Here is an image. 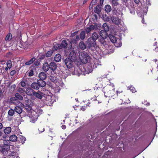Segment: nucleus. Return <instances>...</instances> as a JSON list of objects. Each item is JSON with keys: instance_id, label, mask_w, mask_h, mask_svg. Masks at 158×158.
I'll list each match as a JSON object with an SVG mask.
<instances>
[{"instance_id": "nucleus-12", "label": "nucleus", "mask_w": 158, "mask_h": 158, "mask_svg": "<svg viewBox=\"0 0 158 158\" xmlns=\"http://www.w3.org/2000/svg\"><path fill=\"white\" fill-rule=\"evenodd\" d=\"M34 91L31 87H28L27 88L25 92L27 95L32 96H33Z\"/></svg>"}, {"instance_id": "nucleus-21", "label": "nucleus", "mask_w": 158, "mask_h": 158, "mask_svg": "<svg viewBox=\"0 0 158 158\" xmlns=\"http://www.w3.org/2000/svg\"><path fill=\"white\" fill-rule=\"evenodd\" d=\"M37 82L38 83L39 86L40 87H44L46 85V82L43 80L40 79L38 80Z\"/></svg>"}, {"instance_id": "nucleus-44", "label": "nucleus", "mask_w": 158, "mask_h": 158, "mask_svg": "<svg viewBox=\"0 0 158 158\" xmlns=\"http://www.w3.org/2000/svg\"><path fill=\"white\" fill-rule=\"evenodd\" d=\"M112 21L114 23L116 24H118L119 23L118 19L117 18H113L112 19Z\"/></svg>"}, {"instance_id": "nucleus-63", "label": "nucleus", "mask_w": 158, "mask_h": 158, "mask_svg": "<svg viewBox=\"0 0 158 158\" xmlns=\"http://www.w3.org/2000/svg\"><path fill=\"white\" fill-rule=\"evenodd\" d=\"M90 104V102H89H89H88V103H87V104L86 105H85V106H87H87H89L90 107V106H89V105Z\"/></svg>"}, {"instance_id": "nucleus-19", "label": "nucleus", "mask_w": 158, "mask_h": 158, "mask_svg": "<svg viewBox=\"0 0 158 158\" xmlns=\"http://www.w3.org/2000/svg\"><path fill=\"white\" fill-rule=\"evenodd\" d=\"M50 69V66L48 63L45 62L43 64L42 69L45 72H47Z\"/></svg>"}, {"instance_id": "nucleus-53", "label": "nucleus", "mask_w": 158, "mask_h": 158, "mask_svg": "<svg viewBox=\"0 0 158 158\" xmlns=\"http://www.w3.org/2000/svg\"><path fill=\"white\" fill-rule=\"evenodd\" d=\"M20 85L23 87H24L26 86V85L25 82L23 81H22L20 82Z\"/></svg>"}, {"instance_id": "nucleus-16", "label": "nucleus", "mask_w": 158, "mask_h": 158, "mask_svg": "<svg viewBox=\"0 0 158 158\" xmlns=\"http://www.w3.org/2000/svg\"><path fill=\"white\" fill-rule=\"evenodd\" d=\"M38 83L37 82H33L31 85V87L35 90H38L40 87L39 86Z\"/></svg>"}, {"instance_id": "nucleus-48", "label": "nucleus", "mask_w": 158, "mask_h": 158, "mask_svg": "<svg viewBox=\"0 0 158 158\" xmlns=\"http://www.w3.org/2000/svg\"><path fill=\"white\" fill-rule=\"evenodd\" d=\"M18 92L20 93L21 94L25 92L24 90L21 88H19L17 90Z\"/></svg>"}, {"instance_id": "nucleus-32", "label": "nucleus", "mask_w": 158, "mask_h": 158, "mask_svg": "<svg viewBox=\"0 0 158 158\" xmlns=\"http://www.w3.org/2000/svg\"><path fill=\"white\" fill-rule=\"evenodd\" d=\"M18 138L16 135H11L10 137V140L12 142H15L17 140Z\"/></svg>"}, {"instance_id": "nucleus-34", "label": "nucleus", "mask_w": 158, "mask_h": 158, "mask_svg": "<svg viewBox=\"0 0 158 158\" xmlns=\"http://www.w3.org/2000/svg\"><path fill=\"white\" fill-rule=\"evenodd\" d=\"M102 27L103 29V31H109V27L106 23H104L102 26Z\"/></svg>"}, {"instance_id": "nucleus-20", "label": "nucleus", "mask_w": 158, "mask_h": 158, "mask_svg": "<svg viewBox=\"0 0 158 158\" xmlns=\"http://www.w3.org/2000/svg\"><path fill=\"white\" fill-rule=\"evenodd\" d=\"M90 37L96 41L97 39H99L100 37V35L97 33L94 32L92 34L91 37Z\"/></svg>"}, {"instance_id": "nucleus-24", "label": "nucleus", "mask_w": 158, "mask_h": 158, "mask_svg": "<svg viewBox=\"0 0 158 158\" xmlns=\"http://www.w3.org/2000/svg\"><path fill=\"white\" fill-rule=\"evenodd\" d=\"M60 48L62 49V48L65 49L67 47L68 44L67 43L66 41L64 40L62 41L61 43L60 44Z\"/></svg>"}, {"instance_id": "nucleus-22", "label": "nucleus", "mask_w": 158, "mask_h": 158, "mask_svg": "<svg viewBox=\"0 0 158 158\" xmlns=\"http://www.w3.org/2000/svg\"><path fill=\"white\" fill-rule=\"evenodd\" d=\"M80 38L78 35H76L74 38L72 40L71 42L72 43L74 44H77L78 42L80 40Z\"/></svg>"}, {"instance_id": "nucleus-33", "label": "nucleus", "mask_w": 158, "mask_h": 158, "mask_svg": "<svg viewBox=\"0 0 158 158\" xmlns=\"http://www.w3.org/2000/svg\"><path fill=\"white\" fill-rule=\"evenodd\" d=\"M105 10L107 13L110 12L111 10L110 6L108 4L106 5L105 6Z\"/></svg>"}, {"instance_id": "nucleus-28", "label": "nucleus", "mask_w": 158, "mask_h": 158, "mask_svg": "<svg viewBox=\"0 0 158 158\" xmlns=\"http://www.w3.org/2000/svg\"><path fill=\"white\" fill-rule=\"evenodd\" d=\"M60 44H53V46L52 48V50H57L59 49H61Z\"/></svg>"}, {"instance_id": "nucleus-39", "label": "nucleus", "mask_w": 158, "mask_h": 158, "mask_svg": "<svg viewBox=\"0 0 158 158\" xmlns=\"http://www.w3.org/2000/svg\"><path fill=\"white\" fill-rule=\"evenodd\" d=\"M53 51L52 50H49L47 52L45 55L47 57H50L51 56L53 53Z\"/></svg>"}, {"instance_id": "nucleus-10", "label": "nucleus", "mask_w": 158, "mask_h": 158, "mask_svg": "<svg viewBox=\"0 0 158 158\" xmlns=\"http://www.w3.org/2000/svg\"><path fill=\"white\" fill-rule=\"evenodd\" d=\"M106 39L100 37L98 40L101 46H103L106 48L108 46V45L107 42L105 40Z\"/></svg>"}, {"instance_id": "nucleus-41", "label": "nucleus", "mask_w": 158, "mask_h": 158, "mask_svg": "<svg viewBox=\"0 0 158 158\" xmlns=\"http://www.w3.org/2000/svg\"><path fill=\"white\" fill-rule=\"evenodd\" d=\"M96 30H100L102 27V25L100 23H95Z\"/></svg>"}, {"instance_id": "nucleus-18", "label": "nucleus", "mask_w": 158, "mask_h": 158, "mask_svg": "<svg viewBox=\"0 0 158 158\" xmlns=\"http://www.w3.org/2000/svg\"><path fill=\"white\" fill-rule=\"evenodd\" d=\"M94 10L95 13L99 15L101 11V7L100 5H98L94 8Z\"/></svg>"}, {"instance_id": "nucleus-56", "label": "nucleus", "mask_w": 158, "mask_h": 158, "mask_svg": "<svg viewBox=\"0 0 158 158\" xmlns=\"http://www.w3.org/2000/svg\"><path fill=\"white\" fill-rule=\"evenodd\" d=\"M10 101L11 102H14L15 101L17 100V99H16V98L15 96V97L10 98Z\"/></svg>"}, {"instance_id": "nucleus-64", "label": "nucleus", "mask_w": 158, "mask_h": 158, "mask_svg": "<svg viewBox=\"0 0 158 158\" xmlns=\"http://www.w3.org/2000/svg\"><path fill=\"white\" fill-rule=\"evenodd\" d=\"M10 68L9 67H8L7 66V67H6L5 69V70L6 71H7L8 70V69H10Z\"/></svg>"}, {"instance_id": "nucleus-61", "label": "nucleus", "mask_w": 158, "mask_h": 158, "mask_svg": "<svg viewBox=\"0 0 158 158\" xmlns=\"http://www.w3.org/2000/svg\"><path fill=\"white\" fill-rule=\"evenodd\" d=\"M62 128L63 129H65L66 128V126L65 125H63L62 126Z\"/></svg>"}, {"instance_id": "nucleus-6", "label": "nucleus", "mask_w": 158, "mask_h": 158, "mask_svg": "<svg viewBox=\"0 0 158 158\" xmlns=\"http://www.w3.org/2000/svg\"><path fill=\"white\" fill-rule=\"evenodd\" d=\"M9 148V145L7 144H5L2 146H0V152L3 155H6L7 154V151Z\"/></svg>"}, {"instance_id": "nucleus-46", "label": "nucleus", "mask_w": 158, "mask_h": 158, "mask_svg": "<svg viewBox=\"0 0 158 158\" xmlns=\"http://www.w3.org/2000/svg\"><path fill=\"white\" fill-rule=\"evenodd\" d=\"M38 130L39 132H40V133H42L44 131V129L43 127L40 126H39L38 128Z\"/></svg>"}, {"instance_id": "nucleus-37", "label": "nucleus", "mask_w": 158, "mask_h": 158, "mask_svg": "<svg viewBox=\"0 0 158 158\" xmlns=\"http://www.w3.org/2000/svg\"><path fill=\"white\" fill-rule=\"evenodd\" d=\"M85 31H82L80 34V38L81 40H84L85 37Z\"/></svg>"}, {"instance_id": "nucleus-60", "label": "nucleus", "mask_w": 158, "mask_h": 158, "mask_svg": "<svg viewBox=\"0 0 158 158\" xmlns=\"http://www.w3.org/2000/svg\"><path fill=\"white\" fill-rule=\"evenodd\" d=\"M135 2L136 3L138 4L139 3V2H140V0H134Z\"/></svg>"}, {"instance_id": "nucleus-27", "label": "nucleus", "mask_w": 158, "mask_h": 158, "mask_svg": "<svg viewBox=\"0 0 158 158\" xmlns=\"http://www.w3.org/2000/svg\"><path fill=\"white\" fill-rule=\"evenodd\" d=\"M61 55L59 54H56L54 57V60L56 62H58L61 60Z\"/></svg>"}, {"instance_id": "nucleus-43", "label": "nucleus", "mask_w": 158, "mask_h": 158, "mask_svg": "<svg viewBox=\"0 0 158 158\" xmlns=\"http://www.w3.org/2000/svg\"><path fill=\"white\" fill-rule=\"evenodd\" d=\"M17 155V153L15 152H11L10 155V157L13 158L14 156H16Z\"/></svg>"}, {"instance_id": "nucleus-5", "label": "nucleus", "mask_w": 158, "mask_h": 158, "mask_svg": "<svg viewBox=\"0 0 158 158\" xmlns=\"http://www.w3.org/2000/svg\"><path fill=\"white\" fill-rule=\"evenodd\" d=\"M94 65L93 63H89L86 65L85 67L84 68L85 70L86 73L89 74L91 72L93 69H94Z\"/></svg>"}, {"instance_id": "nucleus-59", "label": "nucleus", "mask_w": 158, "mask_h": 158, "mask_svg": "<svg viewBox=\"0 0 158 158\" xmlns=\"http://www.w3.org/2000/svg\"><path fill=\"white\" fill-rule=\"evenodd\" d=\"M93 5H92V4H90V5H89V9L90 10H91V9H92V8H93Z\"/></svg>"}, {"instance_id": "nucleus-52", "label": "nucleus", "mask_w": 158, "mask_h": 158, "mask_svg": "<svg viewBox=\"0 0 158 158\" xmlns=\"http://www.w3.org/2000/svg\"><path fill=\"white\" fill-rule=\"evenodd\" d=\"M129 89L132 93H135V89L134 87L131 86Z\"/></svg>"}, {"instance_id": "nucleus-7", "label": "nucleus", "mask_w": 158, "mask_h": 158, "mask_svg": "<svg viewBox=\"0 0 158 158\" xmlns=\"http://www.w3.org/2000/svg\"><path fill=\"white\" fill-rule=\"evenodd\" d=\"M95 23H93L92 24H89L87 25V27L85 29L86 32L87 33H89L91 31L96 30Z\"/></svg>"}, {"instance_id": "nucleus-47", "label": "nucleus", "mask_w": 158, "mask_h": 158, "mask_svg": "<svg viewBox=\"0 0 158 158\" xmlns=\"http://www.w3.org/2000/svg\"><path fill=\"white\" fill-rule=\"evenodd\" d=\"M123 91L122 90L116 91L117 95L118 96H120L122 94H123Z\"/></svg>"}, {"instance_id": "nucleus-50", "label": "nucleus", "mask_w": 158, "mask_h": 158, "mask_svg": "<svg viewBox=\"0 0 158 158\" xmlns=\"http://www.w3.org/2000/svg\"><path fill=\"white\" fill-rule=\"evenodd\" d=\"M16 73V70L15 69L12 70L10 73V75L11 76L14 75Z\"/></svg>"}, {"instance_id": "nucleus-2", "label": "nucleus", "mask_w": 158, "mask_h": 158, "mask_svg": "<svg viewBox=\"0 0 158 158\" xmlns=\"http://www.w3.org/2000/svg\"><path fill=\"white\" fill-rule=\"evenodd\" d=\"M109 83H109H107V86L103 88V90L104 91V92L105 96H106L105 95L106 94L107 95L106 97H112L113 96L115 92V88H114V85L113 83H111L110 82Z\"/></svg>"}, {"instance_id": "nucleus-3", "label": "nucleus", "mask_w": 158, "mask_h": 158, "mask_svg": "<svg viewBox=\"0 0 158 158\" xmlns=\"http://www.w3.org/2000/svg\"><path fill=\"white\" fill-rule=\"evenodd\" d=\"M79 49L77 46L75 45L71 48V51L69 54V58L73 61H75L77 59V55L79 52Z\"/></svg>"}, {"instance_id": "nucleus-8", "label": "nucleus", "mask_w": 158, "mask_h": 158, "mask_svg": "<svg viewBox=\"0 0 158 158\" xmlns=\"http://www.w3.org/2000/svg\"><path fill=\"white\" fill-rule=\"evenodd\" d=\"M74 61H73L71 59L68 58L64 60L65 64L68 69H70L73 67V62Z\"/></svg>"}, {"instance_id": "nucleus-15", "label": "nucleus", "mask_w": 158, "mask_h": 158, "mask_svg": "<svg viewBox=\"0 0 158 158\" xmlns=\"http://www.w3.org/2000/svg\"><path fill=\"white\" fill-rule=\"evenodd\" d=\"M121 38H117L116 40V42L114 43V45L117 47H120L122 45V43L121 41Z\"/></svg>"}, {"instance_id": "nucleus-57", "label": "nucleus", "mask_w": 158, "mask_h": 158, "mask_svg": "<svg viewBox=\"0 0 158 158\" xmlns=\"http://www.w3.org/2000/svg\"><path fill=\"white\" fill-rule=\"evenodd\" d=\"M77 33H78L77 31H75L74 32L72 33L71 34V35L72 36H74V37H75L76 35H77Z\"/></svg>"}, {"instance_id": "nucleus-14", "label": "nucleus", "mask_w": 158, "mask_h": 158, "mask_svg": "<svg viewBox=\"0 0 158 158\" xmlns=\"http://www.w3.org/2000/svg\"><path fill=\"white\" fill-rule=\"evenodd\" d=\"M39 77L40 79L44 80L46 78L47 75L44 72H41L39 74Z\"/></svg>"}, {"instance_id": "nucleus-35", "label": "nucleus", "mask_w": 158, "mask_h": 158, "mask_svg": "<svg viewBox=\"0 0 158 158\" xmlns=\"http://www.w3.org/2000/svg\"><path fill=\"white\" fill-rule=\"evenodd\" d=\"M35 60V58L33 57L31 58L29 60L25 63V65H29L33 63Z\"/></svg>"}, {"instance_id": "nucleus-17", "label": "nucleus", "mask_w": 158, "mask_h": 158, "mask_svg": "<svg viewBox=\"0 0 158 158\" xmlns=\"http://www.w3.org/2000/svg\"><path fill=\"white\" fill-rule=\"evenodd\" d=\"M50 69L53 71L55 70L57 68V65L54 62H51L49 65Z\"/></svg>"}, {"instance_id": "nucleus-13", "label": "nucleus", "mask_w": 158, "mask_h": 158, "mask_svg": "<svg viewBox=\"0 0 158 158\" xmlns=\"http://www.w3.org/2000/svg\"><path fill=\"white\" fill-rule=\"evenodd\" d=\"M107 31H103V30H102L100 32V37H102L104 38H106L108 36V34Z\"/></svg>"}, {"instance_id": "nucleus-42", "label": "nucleus", "mask_w": 158, "mask_h": 158, "mask_svg": "<svg viewBox=\"0 0 158 158\" xmlns=\"http://www.w3.org/2000/svg\"><path fill=\"white\" fill-rule=\"evenodd\" d=\"M6 65L8 67L11 68L12 66V62L11 60H7L6 62Z\"/></svg>"}, {"instance_id": "nucleus-4", "label": "nucleus", "mask_w": 158, "mask_h": 158, "mask_svg": "<svg viewBox=\"0 0 158 158\" xmlns=\"http://www.w3.org/2000/svg\"><path fill=\"white\" fill-rule=\"evenodd\" d=\"M79 57L81 62L84 64L88 62L89 58V56L88 54L83 52L79 53Z\"/></svg>"}, {"instance_id": "nucleus-36", "label": "nucleus", "mask_w": 158, "mask_h": 158, "mask_svg": "<svg viewBox=\"0 0 158 158\" xmlns=\"http://www.w3.org/2000/svg\"><path fill=\"white\" fill-rule=\"evenodd\" d=\"M16 99H19L20 100H22L23 99V97L19 93H16L15 94Z\"/></svg>"}, {"instance_id": "nucleus-25", "label": "nucleus", "mask_w": 158, "mask_h": 158, "mask_svg": "<svg viewBox=\"0 0 158 158\" xmlns=\"http://www.w3.org/2000/svg\"><path fill=\"white\" fill-rule=\"evenodd\" d=\"M108 37L112 43H114L116 42V39H117V38L115 37L113 35L111 34H109Z\"/></svg>"}, {"instance_id": "nucleus-26", "label": "nucleus", "mask_w": 158, "mask_h": 158, "mask_svg": "<svg viewBox=\"0 0 158 158\" xmlns=\"http://www.w3.org/2000/svg\"><path fill=\"white\" fill-rule=\"evenodd\" d=\"M49 78L51 81L54 83H56L57 81V78L55 76H50L49 77Z\"/></svg>"}, {"instance_id": "nucleus-49", "label": "nucleus", "mask_w": 158, "mask_h": 158, "mask_svg": "<svg viewBox=\"0 0 158 158\" xmlns=\"http://www.w3.org/2000/svg\"><path fill=\"white\" fill-rule=\"evenodd\" d=\"M92 19L93 20H97L98 19L97 15L95 14L92 15Z\"/></svg>"}, {"instance_id": "nucleus-1", "label": "nucleus", "mask_w": 158, "mask_h": 158, "mask_svg": "<svg viewBox=\"0 0 158 158\" xmlns=\"http://www.w3.org/2000/svg\"><path fill=\"white\" fill-rule=\"evenodd\" d=\"M25 101L26 103L25 106H24V110L27 113V114L31 118V121L32 123H35L37 117V116L33 115L34 114V113L36 114L35 112L32 111L31 106L33 104V103L31 100L28 99Z\"/></svg>"}, {"instance_id": "nucleus-9", "label": "nucleus", "mask_w": 158, "mask_h": 158, "mask_svg": "<svg viewBox=\"0 0 158 158\" xmlns=\"http://www.w3.org/2000/svg\"><path fill=\"white\" fill-rule=\"evenodd\" d=\"M96 41L89 37L88 40L87 42V45L88 47L90 48L91 47H95L96 45Z\"/></svg>"}, {"instance_id": "nucleus-45", "label": "nucleus", "mask_w": 158, "mask_h": 158, "mask_svg": "<svg viewBox=\"0 0 158 158\" xmlns=\"http://www.w3.org/2000/svg\"><path fill=\"white\" fill-rule=\"evenodd\" d=\"M28 76L29 77L32 76L34 75V69H31L29 72L28 73Z\"/></svg>"}, {"instance_id": "nucleus-29", "label": "nucleus", "mask_w": 158, "mask_h": 158, "mask_svg": "<svg viewBox=\"0 0 158 158\" xmlns=\"http://www.w3.org/2000/svg\"><path fill=\"white\" fill-rule=\"evenodd\" d=\"M11 131V129L10 127H6L4 130V132L6 134H10Z\"/></svg>"}, {"instance_id": "nucleus-30", "label": "nucleus", "mask_w": 158, "mask_h": 158, "mask_svg": "<svg viewBox=\"0 0 158 158\" xmlns=\"http://www.w3.org/2000/svg\"><path fill=\"white\" fill-rule=\"evenodd\" d=\"M79 47L82 50H84L86 48V46L82 41H81L79 43Z\"/></svg>"}, {"instance_id": "nucleus-58", "label": "nucleus", "mask_w": 158, "mask_h": 158, "mask_svg": "<svg viewBox=\"0 0 158 158\" xmlns=\"http://www.w3.org/2000/svg\"><path fill=\"white\" fill-rule=\"evenodd\" d=\"M45 55H42L40 56V59L41 60L45 58Z\"/></svg>"}, {"instance_id": "nucleus-51", "label": "nucleus", "mask_w": 158, "mask_h": 158, "mask_svg": "<svg viewBox=\"0 0 158 158\" xmlns=\"http://www.w3.org/2000/svg\"><path fill=\"white\" fill-rule=\"evenodd\" d=\"M16 87V85L15 84H13L10 87L11 90L12 91H14Z\"/></svg>"}, {"instance_id": "nucleus-38", "label": "nucleus", "mask_w": 158, "mask_h": 158, "mask_svg": "<svg viewBox=\"0 0 158 158\" xmlns=\"http://www.w3.org/2000/svg\"><path fill=\"white\" fill-rule=\"evenodd\" d=\"M19 139H20L19 141H21L22 144L24 143L25 141L26 140V138L22 135H20Z\"/></svg>"}, {"instance_id": "nucleus-23", "label": "nucleus", "mask_w": 158, "mask_h": 158, "mask_svg": "<svg viewBox=\"0 0 158 158\" xmlns=\"http://www.w3.org/2000/svg\"><path fill=\"white\" fill-rule=\"evenodd\" d=\"M15 111L19 114H20L23 112V110L19 106H17L15 108Z\"/></svg>"}, {"instance_id": "nucleus-54", "label": "nucleus", "mask_w": 158, "mask_h": 158, "mask_svg": "<svg viewBox=\"0 0 158 158\" xmlns=\"http://www.w3.org/2000/svg\"><path fill=\"white\" fill-rule=\"evenodd\" d=\"M97 2V0H92L90 4L93 5H95Z\"/></svg>"}, {"instance_id": "nucleus-40", "label": "nucleus", "mask_w": 158, "mask_h": 158, "mask_svg": "<svg viewBox=\"0 0 158 158\" xmlns=\"http://www.w3.org/2000/svg\"><path fill=\"white\" fill-rule=\"evenodd\" d=\"M15 110H13L12 109H10L8 111V114L9 116H12L15 114Z\"/></svg>"}, {"instance_id": "nucleus-62", "label": "nucleus", "mask_w": 158, "mask_h": 158, "mask_svg": "<svg viewBox=\"0 0 158 158\" xmlns=\"http://www.w3.org/2000/svg\"><path fill=\"white\" fill-rule=\"evenodd\" d=\"M3 127V125L1 123H0V129H2Z\"/></svg>"}, {"instance_id": "nucleus-31", "label": "nucleus", "mask_w": 158, "mask_h": 158, "mask_svg": "<svg viewBox=\"0 0 158 158\" xmlns=\"http://www.w3.org/2000/svg\"><path fill=\"white\" fill-rule=\"evenodd\" d=\"M12 34L10 33H9L7 35L5 38V40L6 42H9L12 39Z\"/></svg>"}, {"instance_id": "nucleus-11", "label": "nucleus", "mask_w": 158, "mask_h": 158, "mask_svg": "<svg viewBox=\"0 0 158 158\" xmlns=\"http://www.w3.org/2000/svg\"><path fill=\"white\" fill-rule=\"evenodd\" d=\"M33 96L39 99L42 98L43 96V93L41 91L38 90L37 92L34 91Z\"/></svg>"}, {"instance_id": "nucleus-55", "label": "nucleus", "mask_w": 158, "mask_h": 158, "mask_svg": "<svg viewBox=\"0 0 158 158\" xmlns=\"http://www.w3.org/2000/svg\"><path fill=\"white\" fill-rule=\"evenodd\" d=\"M87 107V106H86L85 105L84 106H82L80 110H82L83 111H84Z\"/></svg>"}]
</instances>
